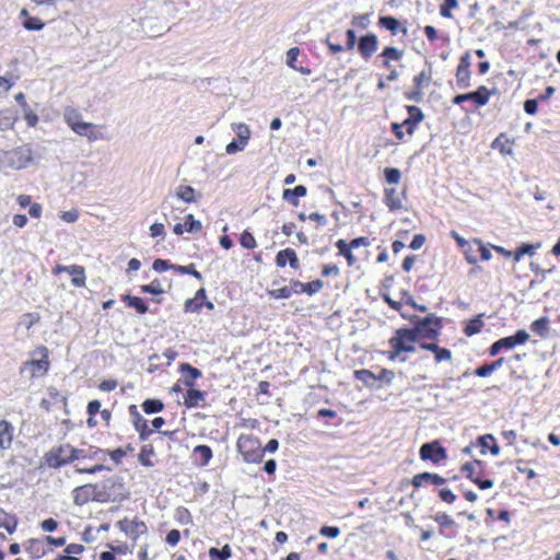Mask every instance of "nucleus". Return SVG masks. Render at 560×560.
<instances>
[{
	"label": "nucleus",
	"mask_w": 560,
	"mask_h": 560,
	"mask_svg": "<svg viewBox=\"0 0 560 560\" xmlns=\"http://www.w3.org/2000/svg\"><path fill=\"white\" fill-rule=\"evenodd\" d=\"M14 438V427L5 419L0 420V450L11 448Z\"/></svg>",
	"instance_id": "27"
},
{
	"label": "nucleus",
	"mask_w": 560,
	"mask_h": 560,
	"mask_svg": "<svg viewBox=\"0 0 560 560\" xmlns=\"http://www.w3.org/2000/svg\"><path fill=\"white\" fill-rule=\"evenodd\" d=\"M384 177L389 185L398 184L401 179V172L396 167H385Z\"/></svg>",
	"instance_id": "55"
},
{
	"label": "nucleus",
	"mask_w": 560,
	"mask_h": 560,
	"mask_svg": "<svg viewBox=\"0 0 560 560\" xmlns=\"http://www.w3.org/2000/svg\"><path fill=\"white\" fill-rule=\"evenodd\" d=\"M21 16L24 18L23 26L28 31H40L45 26L39 18L30 15L26 9H22Z\"/></svg>",
	"instance_id": "42"
},
{
	"label": "nucleus",
	"mask_w": 560,
	"mask_h": 560,
	"mask_svg": "<svg viewBox=\"0 0 560 560\" xmlns=\"http://www.w3.org/2000/svg\"><path fill=\"white\" fill-rule=\"evenodd\" d=\"M103 129V126L94 125L92 122H83L81 126H78L74 132L81 137L88 138L89 141L93 142L107 138L106 135L102 131Z\"/></svg>",
	"instance_id": "23"
},
{
	"label": "nucleus",
	"mask_w": 560,
	"mask_h": 560,
	"mask_svg": "<svg viewBox=\"0 0 560 560\" xmlns=\"http://www.w3.org/2000/svg\"><path fill=\"white\" fill-rule=\"evenodd\" d=\"M378 26L389 31L393 36L397 35L398 33L406 35L408 32L406 22L401 23L396 18L390 15L380 16Z\"/></svg>",
	"instance_id": "26"
},
{
	"label": "nucleus",
	"mask_w": 560,
	"mask_h": 560,
	"mask_svg": "<svg viewBox=\"0 0 560 560\" xmlns=\"http://www.w3.org/2000/svg\"><path fill=\"white\" fill-rule=\"evenodd\" d=\"M471 56L469 51L464 52L459 57L455 71V82L459 90H466L471 86Z\"/></svg>",
	"instance_id": "14"
},
{
	"label": "nucleus",
	"mask_w": 560,
	"mask_h": 560,
	"mask_svg": "<svg viewBox=\"0 0 560 560\" xmlns=\"http://www.w3.org/2000/svg\"><path fill=\"white\" fill-rule=\"evenodd\" d=\"M408 118L412 121L420 124L424 119V114L422 109L416 105H408L406 106Z\"/></svg>",
	"instance_id": "58"
},
{
	"label": "nucleus",
	"mask_w": 560,
	"mask_h": 560,
	"mask_svg": "<svg viewBox=\"0 0 560 560\" xmlns=\"http://www.w3.org/2000/svg\"><path fill=\"white\" fill-rule=\"evenodd\" d=\"M268 295L275 300L289 299L292 296V289L290 287H282L279 289L268 290Z\"/></svg>",
	"instance_id": "60"
},
{
	"label": "nucleus",
	"mask_w": 560,
	"mask_h": 560,
	"mask_svg": "<svg viewBox=\"0 0 560 560\" xmlns=\"http://www.w3.org/2000/svg\"><path fill=\"white\" fill-rule=\"evenodd\" d=\"M540 248V243L537 244H522L513 253V260L518 262L525 255L534 256L536 250Z\"/></svg>",
	"instance_id": "43"
},
{
	"label": "nucleus",
	"mask_w": 560,
	"mask_h": 560,
	"mask_svg": "<svg viewBox=\"0 0 560 560\" xmlns=\"http://www.w3.org/2000/svg\"><path fill=\"white\" fill-rule=\"evenodd\" d=\"M475 243L477 244V252H478V261H488L491 259V247L490 244L487 245L482 242V240L475 237Z\"/></svg>",
	"instance_id": "51"
},
{
	"label": "nucleus",
	"mask_w": 560,
	"mask_h": 560,
	"mask_svg": "<svg viewBox=\"0 0 560 560\" xmlns=\"http://www.w3.org/2000/svg\"><path fill=\"white\" fill-rule=\"evenodd\" d=\"M377 49L378 37L375 33H366L358 39V52L363 60H370Z\"/></svg>",
	"instance_id": "18"
},
{
	"label": "nucleus",
	"mask_w": 560,
	"mask_h": 560,
	"mask_svg": "<svg viewBox=\"0 0 560 560\" xmlns=\"http://www.w3.org/2000/svg\"><path fill=\"white\" fill-rule=\"evenodd\" d=\"M482 315H477L476 317L469 319L468 322H466L464 328H463V332L465 334V336L467 337H471L474 335H477L481 331L485 323L482 320Z\"/></svg>",
	"instance_id": "41"
},
{
	"label": "nucleus",
	"mask_w": 560,
	"mask_h": 560,
	"mask_svg": "<svg viewBox=\"0 0 560 560\" xmlns=\"http://www.w3.org/2000/svg\"><path fill=\"white\" fill-rule=\"evenodd\" d=\"M16 120L18 117L11 109H0V131L12 129Z\"/></svg>",
	"instance_id": "44"
},
{
	"label": "nucleus",
	"mask_w": 560,
	"mask_h": 560,
	"mask_svg": "<svg viewBox=\"0 0 560 560\" xmlns=\"http://www.w3.org/2000/svg\"><path fill=\"white\" fill-rule=\"evenodd\" d=\"M307 194V188L304 185H298L294 188H287L283 190L282 198L291 203L293 207H298L300 205L299 198L305 197Z\"/></svg>",
	"instance_id": "34"
},
{
	"label": "nucleus",
	"mask_w": 560,
	"mask_h": 560,
	"mask_svg": "<svg viewBox=\"0 0 560 560\" xmlns=\"http://www.w3.org/2000/svg\"><path fill=\"white\" fill-rule=\"evenodd\" d=\"M176 197L187 203L196 202V190L189 185H179L176 189Z\"/></svg>",
	"instance_id": "46"
},
{
	"label": "nucleus",
	"mask_w": 560,
	"mask_h": 560,
	"mask_svg": "<svg viewBox=\"0 0 560 560\" xmlns=\"http://www.w3.org/2000/svg\"><path fill=\"white\" fill-rule=\"evenodd\" d=\"M72 452L73 446L69 443L54 446L44 454L43 465L48 468L58 469L62 466L72 464L74 462Z\"/></svg>",
	"instance_id": "5"
},
{
	"label": "nucleus",
	"mask_w": 560,
	"mask_h": 560,
	"mask_svg": "<svg viewBox=\"0 0 560 560\" xmlns=\"http://www.w3.org/2000/svg\"><path fill=\"white\" fill-rule=\"evenodd\" d=\"M236 448L245 463L259 464L262 462L264 450L258 436L242 433L236 440Z\"/></svg>",
	"instance_id": "2"
},
{
	"label": "nucleus",
	"mask_w": 560,
	"mask_h": 560,
	"mask_svg": "<svg viewBox=\"0 0 560 560\" xmlns=\"http://www.w3.org/2000/svg\"><path fill=\"white\" fill-rule=\"evenodd\" d=\"M179 372L185 375L183 383L187 387H194L196 380L201 377V371L189 363H182Z\"/></svg>",
	"instance_id": "31"
},
{
	"label": "nucleus",
	"mask_w": 560,
	"mask_h": 560,
	"mask_svg": "<svg viewBox=\"0 0 560 560\" xmlns=\"http://www.w3.org/2000/svg\"><path fill=\"white\" fill-rule=\"evenodd\" d=\"M323 287H324V282L319 279H316V280L304 283L303 293H305L307 295H313V294L319 292L323 289Z\"/></svg>",
	"instance_id": "63"
},
{
	"label": "nucleus",
	"mask_w": 560,
	"mask_h": 560,
	"mask_svg": "<svg viewBox=\"0 0 560 560\" xmlns=\"http://www.w3.org/2000/svg\"><path fill=\"white\" fill-rule=\"evenodd\" d=\"M23 117L28 127L37 126L39 120L38 115L31 108V106L23 108Z\"/></svg>",
	"instance_id": "64"
},
{
	"label": "nucleus",
	"mask_w": 560,
	"mask_h": 560,
	"mask_svg": "<svg viewBox=\"0 0 560 560\" xmlns=\"http://www.w3.org/2000/svg\"><path fill=\"white\" fill-rule=\"evenodd\" d=\"M419 456L424 462L429 460L434 465H439L447 458V452L439 440H434L421 445Z\"/></svg>",
	"instance_id": "13"
},
{
	"label": "nucleus",
	"mask_w": 560,
	"mask_h": 560,
	"mask_svg": "<svg viewBox=\"0 0 560 560\" xmlns=\"http://www.w3.org/2000/svg\"><path fill=\"white\" fill-rule=\"evenodd\" d=\"M192 454L195 456V462L199 466H207L213 456L212 450L208 445L195 446Z\"/></svg>",
	"instance_id": "38"
},
{
	"label": "nucleus",
	"mask_w": 560,
	"mask_h": 560,
	"mask_svg": "<svg viewBox=\"0 0 560 560\" xmlns=\"http://www.w3.org/2000/svg\"><path fill=\"white\" fill-rule=\"evenodd\" d=\"M370 23L369 13L354 14L351 19V25L358 30H366Z\"/></svg>",
	"instance_id": "53"
},
{
	"label": "nucleus",
	"mask_w": 560,
	"mask_h": 560,
	"mask_svg": "<svg viewBox=\"0 0 560 560\" xmlns=\"http://www.w3.org/2000/svg\"><path fill=\"white\" fill-rule=\"evenodd\" d=\"M434 521L439 524L441 529L454 527L456 525L455 521L446 513H438L434 516Z\"/></svg>",
	"instance_id": "61"
},
{
	"label": "nucleus",
	"mask_w": 560,
	"mask_h": 560,
	"mask_svg": "<svg viewBox=\"0 0 560 560\" xmlns=\"http://www.w3.org/2000/svg\"><path fill=\"white\" fill-rule=\"evenodd\" d=\"M86 412L89 415V418L86 420V424L89 428H95L97 425V421L95 419V416L101 412V402L97 399L91 400L88 404Z\"/></svg>",
	"instance_id": "47"
},
{
	"label": "nucleus",
	"mask_w": 560,
	"mask_h": 560,
	"mask_svg": "<svg viewBox=\"0 0 560 560\" xmlns=\"http://www.w3.org/2000/svg\"><path fill=\"white\" fill-rule=\"evenodd\" d=\"M32 355H39V359H31L23 363L20 373L28 372L30 378H37L45 376L50 368L49 350L45 346L37 347Z\"/></svg>",
	"instance_id": "4"
},
{
	"label": "nucleus",
	"mask_w": 560,
	"mask_h": 560,
	"mask_svg": "<svg viewBox=\"0 0 560 560\" xmlns=\"http://www.w3.org/2000/svg\"><path fill=\"white\" fill-rule=\"evenodd\" d=\"M529 335L526 330L520 329L513 336L498 339L489 348V354L495 357L502 350H510L528 341Z\"/></svg>",
	"instance_id": "12"
},
{
	"label": "nucleus",
	"mask_w": 560,
	"mask_h": 560,
	"mask_svg": "<svg viewBox=\"0 0 560 560\" xmlns=\"http://www.w3.org/2000/svg\"><path fill=\"white\" fill-rule=\"evenodd\" d=\"M142 293H149L153 295H160L164 293V290L161 288V282L158 279H154L149 284H143L140 287Z\"/></svg>",
	"instance_id": "56"
},
{
	"label": "nucleus",
	"mask_w": 560,
	"mask_h": 560,
	"mask_svg": "<svg viewBox=\"0 0 560 560\" xmlns=\"http://www.w3.org/2000/svg\"><path fill=\"white\" fill-rule=\"evenodd\" d=\"M420 349L431 351L434 354L436 363L451 362L453 359L452 351L447 348L440 347L436 342H421Z\"/></svg>",
	"instance_id": "25"
},
{
	"label": "nucleus",
	"mask_w": 560,
	"mask_h": 560,
	"mask_svg": "<svg viewBox=\"0 0 560 560\" xmlns=\"http://www.w3.org/2000/svg\"><path fill=\"white\" fill-rule=\"evenodd\" d=\"M206 396V392L188 387L184 397V405L187 409L198 408L205 405Z\"/></svg>",
	"instance_id": "28"
},
{
	"label": "nucleus",
	"mask_w": 560,
	"mask_h": 560,
	"mask_svg": "<svg viewBox=\"0 0 560 560\" xmlns=\"http://www.w3.org/2000/svg\"><path fill=\"white\" fill-rule=\"evenodd\" d=\"M117 527L120 532L131 537L133 540L138 539L139 536L148 533L147 524L143 521L133 518L129 520L125 517L117 522Z\"/></svg>",
	"instance_id": "17"
},
{
	"label": "nucleus",
	"mask_w": 560,
	"mask_h": 560,
	"mask_svg": "<svg viewBox=\"0 0 560 560\" xmlns=\"http://www.w3.org/2000/svg\"><path fill=\"white\" fill-rule=\"evenodd\" d=\"M155 448L152 444H143L140 448V452L138 454V460L139 463L144 467H153L155 457Z\"/></svg>",
	"instance_id": "36"
},
{
	"label": "nucleus",
	"mask_w": 560,
	"mask_h": 560,
	"mask_svg": "<svg viewBox=\"0 0 560 560\" xmlns=\"http://www.w3.org/2000/svg\"><path fill=\"white\" fill-rule=\"evenodd\" d=\"M458 7L457 0H444L443 3L440 5V14L443 18L452 19L453 14L451 12L452 9H456Z\"/></svg>",
	"instance_id": "57"
},
{
	"label": "nucleus",
	"mask_w": 560,
	"mask_h": 560,
	"mask_svg": "<svg viewBox=\"0 0 560 560\" xmlns=\"http://www.w3.org/2000/svg\"><path fill=\"white\" fill-rule=\"evenodd\" d=\"M121 300L126 303V305L128 307L135 308L136 312L140 315H143L149 312L148 305L139 296L124 294V295H121Z\"/></svg>",
	"instance_id": "39"
},
{
	"label": "nucleus",
	"mask_w": 560,
	"mask_h": 560,
	"mask_svg": "<svg viewBox=\"0 0 560 560\" xmlns=\"http://www.w3.org/2000/svg\"><path fill=\"white\" fill-rule=\"evenodd\" d=\"M72 455L75 460H98L103 462L106 458V450L97 446H90L88 448H77L73 446Z\"/></svg>",
	"instance_id": "22"
},
{
	"label": "nucleus",
	"mask_w": 560,
	"mask_h": 560,
	"mask_svg": "<svg viewBox=\"0 0 560 560\" xmlns=\"http://www.w3.org/2000/svg\"><path fill=\"white\" fill-rule=\"evenodd\" d=\"M346 37H347V40H346V46H342L340 44H336V43H332L331 42V38H332V34H328L326 36V38L324 39V44L327 46L329 52L331 55H337V54H340L345 50H352L357 44V36H355V32L353 28H349L347 32H346Z\"/></svg>",
	"instance_id": "19"
},
{
	"label": "nucleus",
	"mask_w": 560,
	"mask_h": 560,
	"mask_svg": "<svg viewBox=\"0 0 560 560\" xmlns=\"http://www.w3.org/2000/svg\"><path fill=\"white\" fill-rule=\"evenodd\" d=\"M62 272H67L71 277V283L75 288H83L86 284V275L83 266L80 265H71V266H62L56 265L52 268L54 275H60Z\"/></svg>",
	"instance_id": "15"
},
{
	"label": "nucleus",
	"mask_w": 560,
	"mask_h": 560,
	"mask_svg": "<svg viewBox=\"0 0 560 560\" xmlns=\"http://www.w3.org/2000/svg\"><path fill=\"white\" fill-rule=\"evenodd\" d=\"M442 328L443 319L433 314L419 318L413 323V326L410 327L420 343L425 342L424 340L435 341L439 338Z\"/></svg>",
	"instance_id": "3"
},
{
	"label": "nucleus",
	"mask_w": 560,
	"mask_h": 560,
	"mask_svg": "<svg viewBox=\"0 0 560 560\" xmlns=\"http://www.w3.org/2000/svg\"><path fill=\"white\" fill-rule=\"evenodd\" d=\"M209 556L211 560H228L232 556V550L229 545H224L221 549L212 547Z\"/></svg>",
	"instance_id": "52"
},
{
	"label": "nucleus",
	"mask_w": 560,
	"mask_h": 560,
	"mask_svg": "<svg viewBox=\"0 0 560 560\" xmlns=\"http://www.w3.org/2000/svg\"><path fill=\"white\" fill-rule=\"evenodd\" d=\"M233 129L236 132L240 141L248 143V140L250 138V130L246 124H244V122L236 124V125H234Z\"/></svg>",
	"instance_id": "59"
},
{
	"label": "nucleus",
	"mask_w": 560,
	"mask_h": 560,
	"mask_svg": "<svg viewBox=\"0 0 560 560\" xmlns=\"http://www.w3.org/2000/svg\"><path fill=\"white\" fill-rule=\"evenodd\" d=\"M446 479L439 474L435 472H419L416 474L411 479V485L415 489H420L424 485H432L435 487H441L446 483Z\"/></svg>",
	"instance_id": "20"
},
{
	"label": "nucleus",
	"mask_w": 560,
	"mask_h": 560,
	"mask_svg": "<svg viewBox=\"0 0 560 560\" xmlns=\"http://www.w3.org/2000/svg\"><path fill=\"white\" fill-rule=\"evenodd\" d=\"M275 264L278 268H284L287 265H289L293 270L300 269V260L298 254L291 247L279 250L275 257Z\"/></svg>",
	"instance_id": "21"
},
{
	"label": "nucleus",
	"mask_w": 560,
	"mask_h": 560,
	"mask_svg": "<svg viewBox=\"0 0 560 560\" xmlns=\"http://www.w3.org/2000/svg\"><path fill=\"white\" fill-rule=\"evenodd\" d=\"M129 413L131 416L132 425L138 433L140 441H147L152 435L153 430L149 427L148 420L142 417L136 405H130Z\"/></svg>",
	"instance_id": "16"
},
{
	"label": "nucleus",
	"mask_w": 560,
	"mask_h": 560,
	"mask_svg": "<svg viewBox=\"0 0 560 560\" xmlns=\"http://www.w3.org/2000/svg\"><path fill=\"white\" fill-rule=\"evenodd\" d=\"M432 81V70L429 68L428 70H422L418 74H416L412 79L413 86L405 92V98L408 101L420 103L423 101L424 92L423 90L430 85Z\"/></svg>",
	"instance_id": "11"
},
{
	"label": "nucleus",
	"mask_w": 560,
	"mask_h": 560,
	"mask_svg": "<svg viewBox=\"0 0 560 560\" xmlns=\"http://www.w3.org/2000/svg\"><path fill=\"white\" fill-rule=\"evenodd\" d=\"M63 119L66 124L69 126V128L74 132L78 128V126H81L84 121H82V115L81 113L73 107H66L63 110Z\"/></svg>",
	"instance_id": "37"
},
{
	"label": "nucleus",
	"mask_w": 560,
	"mask_h": 560,
	"mask_svg": "<svg viewBox=\"0 0 560 560\" xmlns=\"http://www.w3.org/2000/svg\"><path fill=\"white\" fill-rule=\"evenodd\" d=\"M18 527V520L15 516L0 510V529H5L9 534H13Z\"/></svg>",
	"instance_id": "45"
},
{
	"label": "nucleus",
	"mask_w": 560,
	"mask_h": 560,
	"mask_svg": "<svg viewBox=\"0 0 560 560\" xmlns=\"http://www.w3.org/2000/svg\"><path fill=\"white\" fill-rule=\"evenodd\" d=\"M370 245L371 241L366 236H359L352 238L350 242L340 238L335 243V246L338 249V255L346 259L348 267L358 266L359 259L354 255L353 250L360 247H369Z\"/></svg>",
	"instance_id": "9"
},
{
	"label": "nucleus",
	"mask_w": 560,
	"mask_h": 560,
	"mask_svg": "<svg viewBox=\"0 0 560 560\" xmlns=\"http://www.w3.org/2000/svg\"><path fill=\"white\" fill-rule=\"evenodd\" d=\"M72 499L75 505L82 506L91 501L107 502L109 494L100 490L97 483H86L72 490Z\"/></svg>",
	"instance_id": "6"
},
{
	"label": "nucleus",
	"mask_w": 560,
	"mask_h": 560,
	"mask_svg": "<svg viewBox=\"0 0 560 560\" xmlns=\"http://www.w3.org/2000/svg\"><path fill=\"white\" fill-rule=\"evenodd\" d=\"M172 268H173V270L177 271L180 275H190L194 278H196L197 280H200V281L202 280V275L196 269L194 264H189L186 266L176 265Z\"/></svg>",
	"instance_id": "54"
},
{
	"label": "nucleus",
	"mask_w": 560,
	"mask_h": 560,
	"mask_svg": "<svg viewBox=\"0 0 560 560\" xmlns=\"http://www.w3.org/2000/svg\"><path fill=\"white\" fill-rule=\"evenodd\" d=\"M494 93L495 90H490L486 85H479L476 91L455 95L452 103L454 105H462L465 102H471L474 108L478 109L486 106Z\"/></svg>",
	"instance_id": "10"
},
{
	"label": "nucleus",
	"mask_w": 560,
	"mask_h": 560,
	"mask_svg": "<svg viewBox=\"0 0 560 560\" xmlns=\"http://www.w3.org/2000/svg\"><path fill=\"white\" fill-rule=\"evenodd\" d=\"M20 80L19 74L8 73L0 77V93L9 92L12 86Z\"/></svg>",
	"instance_id": "50"
},
{
	"label": "nucleus",
	"mask_w": 560,
	"mask_h": 560,
	"mask_svg": "<svg viewBox=\"0 0 560 560\" xmlns=\"http://www.w3.org/2000/svg\"><path fill=\"white\" fill-rule=\"evenodd\" d=\"M384 203L390 211H398L402 208V199L395 187L384 188Z\"/></svg>",
	"instance_id": "30"
},
{
	"label": "nucleus",
	"mask_w": 560,
	"mask_h": 560,
	"mask_svg": "<svg viewBox=\"0 0 560 560\" xmlns=\"http://www.w3.org/2000/svg\"><path fill=\"white\" fill-rule=\"evenodd\" d=\"M205 302H206V289L200 288L199 290H197L194 298L185 301L184 312L185 313H199L202 310Z\"/></svg>",
	"instance_id": "29"
},
{
	"label": "nucleus",
	"mask_w": 560,
	"mask_h": 560,
	"mask_svg": "<svg viewBox=\"0 0 560 560\" xmlns=\"http://www.w3.org/2000/svg\"><path fill=\"white\" fill-rule=\"evenodd\" d=\"M381 67L388 71L385 79L387 82L397 81L400 73L394 62H400L404 58V50L395 46H385L378 55Z\"/></svg>",
	"instance_id": "7"
},
{
	"label": "nucleus",
	"mask_w": 560,
	"mask_h": 560,
	"mask_svg": "<svg viewBox=\"0 0 560 560\" xmlns=\"http://www.w3.org/2000/svg\"><path fill=\"white\" fill-rule=\"evenodd\" d=\"M376 385L378 388L385 385H389L395 378V372L393 370L382 368L377 374H375Z\"/></svg>",
	"instance_id": "49"
},
{
	"label": "nucleus",
	"mask_w": 560,
	"mask_h": 560,
	"mask_svg": "<svg viewBox=\"0 0 560 560\" xmlns=\"http://www.w3.org/2000/svg\"><path fill=\"white\" fill-rule=\"evenodd\" d=\"M485 462L480 459H474L466 462L460 467V472L474 482L480 490H487L493 487L494 482L491 479H483L485 474Z\"/></svg>",
	"instance_id": "8"
},
{
	"label": "nucleus",
	"mask_w": 560,
	"mask_h": 560,
	"mask_svg": "<svg viewBox=\"0 0 560 560\" xmlns=\"http://www.w3.org/2000/svg\"><path fill=\"white\" fill-rule=\"evenodd\" d=\"M141 407L147 415H152L163 411L164 404L160 399H145Z\"/></svg>",
	"instance_id": "48"
},
{
	"label": "nucleus",
	"mask_w": 560,
	"mask_h": 560,
	"mask_svg": "<svg viewBox=\"0 0 560 560\" xmlns=\"http://www.w3.org/2000/svg\"><path fill=\"white\" fill-rule=\"evenodd\" d=\"M465 260L468 265L474 266L469 273H476L481 270V267L477 265L478 262V252H477V244L475 243V238L469 241V245L466 247V249L463 250Z\"/></svg>",
	"instance_id": "32"
},
{
	"label": "nucleus",
	"mask_w": 560,
	"mask_h": 560,
	"mask_svg": "<svg viewBox=\"0 0 560 560\" xmlns=\"http://www.w3.org/2000/svg\"><path fill=\"white\" fill-rule=\"evenodd\" d=\"M514 141L505 133H500L492 142L491 148L498 150L503 155H511L513 153Z\"/></svg>",
	"instance_id": "33"
},
{
	"label": "nucleus",
	"mask_w": 560,
	"mask_h": 560,
	"mask_svg": "<svg viewBox=\"0 0 560 560\" xmlns=\"http://www.w3.org/2000/svg\"><path fill=\"white\" fill-rule=\"evenodd\" d=\"M240 244L246 249H254L257 246L254 235L248 231H244L241 234Z\"/></svg>",
	"instance_id": "62"
},
{
	"label": "nucleus",
	"mask_w": 560,
	"mask_h": 560,
	"mask_svg": "<svg viewBox=\"0 0 560 560\" xmlns=\"http://www.w3.org/2000/svg\"><path fill=\"white\" fill-rule=\"evenodd\" d=\"M353 376L355 380L362 382L369 388L377 387L375 373L368 369L355 370L353 372Z\"/></svg>",
	"instance_id": "40"
},
{
	"label": "nucleus",
	"mask_w": 560,
	"mask_h": 560,
	"mask_svg": "<svg viewBox=\"0 0 560 560\" xmlns=\"http://www.w3.org/2000/svg\"><path fill=\"white\" fill-rule=\"evenodd\" d=\"M418 342L410 327L398 328L388 339L389 348L385 352V355L389 361L398 360L405 362L407 360L406 354L416 352Z\"/></svg>",
	"instance_id": "1"
},
{
	"label": "nucleus",
	"mask_w": 560,
	"mask_h": 560,
	"mask_svg": "<svg viewBox=\"0 0 560 560\" xmlns=\"http://www.w3.org/2000/svg\"><path fill=\"white\" fill-rule=\"evenodd\" d=\"M478 445L481 447V454L489 451L492 455H499L500 447L492 434H485L478 438Z\"/></svg>",
	"instance_id": "35"
},
{
	"label": "nucleus",
	"mask_w": 560,
	"mask_h": 560,
	"mask_svg": "<svg viewBox=\"0 0 560 560\" xmlns=\"http://www.w3.org/2000/svg\"><path fill=\"white\" fill-rule=\"evenodd\" d=\"M24 549L31 560H37L48 552L44 538H31L25 541Z\"/></svg>",
	"instance_id": "24"
}]
</instances>
